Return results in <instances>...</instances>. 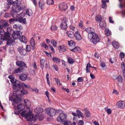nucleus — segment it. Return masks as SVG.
<instances>
[{"label": "nucleus", "mask_w": 125, "mask_h": 125, "mask_svg": "<svg viewBox=\"0 0 125 125\" xmlns=\"http://www.w3.org/2000/svg\"><path fill=\"white\" fill-rule=\"evenodd\" d=\"M67 117V115L66 114L62 113L60 114L57 118V120L58 122H64L66 120Z\"/></svg>", "instance_id": "20e7f679"}, {"label": "nucleus", "mask_w": 125, "mask_h": 125, "mask_svg": "<svg viewBox=\"0 0 125 125\" xmlns=\"http://www.w3.org/2000/svg\"><path fill=\"white\" fill-rule=\"evenodd\" d=\"M53 60L56 63H59L60 62V59L56 57H53L52 58Z\"/></svg>", "instance_id": "72a5a7b5"}, {"label": "nucleus", "mask_w": 125, "mask_h": 125, "mask_svg": "<svg viewBox=\"0 0 125 125\" xmlns=\"http://www.w3.org/2000/svg\"><path fill=\"white\" fill-rule=\"evenodd\" d=\"M29 120H32L34 122H36L37 120V118L36 116L33 115L31 114L29 117Z\"/></svg>", "instance_id": "393cba45"}, {"label": "nucleus", "mask_w": 125, "mask_h": 125, "mask_svg": "<svg viewBox=\"0 0 125 125\" xmlns=\"http://www.w3.org/2000/svg\"><path fill=\"white\" fill-rule=\"evenodd\" d=\"M45 60L43 59H41L40 61V64L41 67L42 69H43L44 67V65L45 63Z\"/></svg>", "instance_id": "2f4dec72"}, {"label": "nucleus", "mask_w": 125, "mask_h": 125, "mask_svg": "<svg viewBox=\"0 0 125 125\" xmlns=\"http://www.w3.org/2000/svg\"><path fill=\"white\" fill-rule=\"evenodd\" d=\"M77 80L78 82H81L83 81V78L82 77H79Z\"/></svg>", "instance_id": "6e6d98bb"}, {"label": "nucleus", "mask_w": 125, "mask_h": 125, "mask_svg": "<svg viewBox=\"0 0 125 125\" xmlns=\"http://www.w3.org/2000/svg\"><path fill=\"white\" fill-rule=\"evenodd\" d=\"M99 25L102 29H104L106 26V24L105 22H101L99 24Z\"/></svg>", "instance_id": "c85d7f7f"}, {"label": "nucleus", "mask_w": 125, "mask_h": 125, "mask_svg": "<svg viewBox=\"0 0 125 125\" xmlns=\"http://www.w3.org/2000/svg\"><path fill=\"white\" fill-rule=\"evenodd\" d=\"M54 1L53 0H47V3L48 4H54Z\"/></svg>", "instance_id": "49530a36"}, {"label": "nucleus", "mask_w": 125, "mask_h": 125, "mask_svg": "<svg viewBox=\"0 0 125 125\" xmlns=\"http://www.w3.org/2000/svg\"><path fill=\"white\" fill-rule=\"evenodd\" d=\"M116 105L119 108L122 109L125 107V103L123 101L120 100L117 102Z\"/></svg>", "instance_id": "4468645a"}, {"label": "nucleus", "mask_w": 125, "mask_h": 125, "mask_svg": "<svg viewBox=\"0 0 125 125\" xmlns=\"http://www.w3.org/2000/svg\"><path fill=\"white\" fill-rule=\"evenodd\" d=\"M20 83L19 81H17V82L13 84L12 88L13 89L16 90L15 91H17L19 90L21 88V86L20 84Z\"/></svg>", "instance_id": "9d476101"}, {"label": "nucleus", "mask_w": 125, "mask_h": 125, "mask_svg": "<svg viewBox=\"0 0 125 125\" xmlns=\"http://www.w3.org/2000/svg\"><path fill=\"white\" fill-rule=\"evenodd\" d=\"M67 35L70 37L73 38L74 37L75 33L73 32H66Z\"/></svg>", "instance_id": "bb28decb"}, {"label": "nucleus", "mask_w": 125, "mask_h": 125, "mask_svg": "<svg viewBox=\"0 0 125 125\" xmlns=\"http://www.w3.org/2000/svg\"><path fill=\"white\" fill-rule=\"evenodd\" d=\"M56 111L54 109L50 108H47L45 109V112L47 115L51 116H54L56 113Z\"/></svg>", "instance_id": "f03ea898"}, {"label": "nucleus", "mask_w": 125, "mask_h": 125, "mask_svg": "<svg viewBox=\"0 0 125 125\" xmlns=\"http://www.w3.org/2000/svg\"><path fill=\"white\" fill-rule=\"evenodd\" d=\"M76 113L77 114L79 115L82 117H84V115L83 113L81 112V111L79 110H76Z\"/></svg>", "instance_id": "37998d69"}, {"label": "nucleus", "mask_w": 125, "mask_h": 125, "mask_svg": "<svg viewBox=\"0 0 125 125\" xmlns=\"http://www.w3.org/2000/svg\"><path fill=\"white\" fill-rule=\"evenodd\" d=\"M68 62L70 64H72L74 62V61L71 57L68 58Z\"/></svg>", "instance_id": "58836bf2"}, {"label": "nucleus", "mask_w": 125, "mask_h": 125, "mask_svg": "<svg viewBox=\"0 0 125 125\" xmlns=\"http://www.w3.org/2000/svg\"><path fill=\"white\" fill-rule=\"evenodd\" d=\"M51 44L54 47H56V44L57 42L53 39L51 40Z\"/></svg>", "instance_id": "4c0bfd02"}, {"label": "nucleus", "mask_w": 125, "mask_h": 125, "mask_svg": "<svg viewBox=\"0 0 125 125\" xmlns=\"http://www.w3.org/2000/svg\"><path fill=\"white\" fill-rule=\"evenodd\" d=\"M13 95L12 96V99H14V98H15L13 100L12 99H11V97H10L9 98V99L10 100L12 101H13V102L15 103H18L19 102L21 101V99L20 98V97H21V96H15L14 97H13Z\"/></svg>", "instance_id": "1a4fd4ad"}, {"label": "nucleus", "mask_w": 125, "mask_h": 125, "mask_svg": "<svg viewBox=\"0 0 125 125\" xmlns=\"http://www.w3.org/2000/svg\"><path fill=\"white\" fill-rule=\"evenodd\" d=\"M45 4L44 0H40L39 1V7L41 9H43L45 6Z\"/></svg>", "instance_id": "f3484780"}, {"label": "nucleus", "mask_w": 125, "mask_h": 125, "mask_svg": "<svg viewBox=\"0 0 125 125\" xmlns=\"http://www.w3.org/2000/svg\"><path fill=\"white\" fill-rule=\"evenodd\" d=\"M49 46L51 49L52 51V52H53V53L54 52V49L53 46L51 45H49Z\"/></svg>", "instance_id": "e2e57ef3"}, {"label": "nucleus", "mask_w": 125, "mask_h": 125, "mask_svg": "<svg viewBox=\"0 0 125 125\" xmlns=\"http://www.w3.org/2000/svg\"><path fill=\"white\" fill-rule=\"evenodd\" d=\"M59 7L60 10L62 11L66 10L68 7L67 4L64 2L60 4L59 5Z\"/></svg>", "instance_id": "0eeeda50"}, {"label": "nucleus", "mask_w": 125, "mask_h": 125, "mask_svg": "<svg viewBox=\"0 0 125 125\" xmlns=\"http://www.w3.org/2000/svg\"><path fill=\"white\" fill-rule=\"evenodd\" d=\"M95 19L97 21L100 22L101 21L102 19V18L100 15H98L96 16Z\"/></svg>", "instance_id": "e433bc0d"}, {"label": "nucleus", "mask_w": 125, "mask_h": 125, "mask_svg": "<svg viewBox=\"0 0 125 125\" xmlns=\"http://www.w3.org/2000/svg\"><path fill=\"white\" fill-rule=\"evenodd\" d=\"M19 40L21 42L25 43H26L27 42L26 38L23 35L20 37Z\"/></svg>", "instance_id": "aec40b11"}, {"label": "nucleus", "mask_w": 125, "mask_h": 125, "mask_svg": "<svg viewBox=\"0 0 125 125\" xmlns=\"http://www.w3.org/2000/svg\"><path fill=\"white\" fill-rule=\"evenodd\" d=\"M113 46L116 49H118L119 47V43L117 42L114 41L112 43Z\"/></svg>", "instance_id": "cd10ccee"}, {"label": "nucleus", "mask_w": 125, "mask_h": 125, "mask_svg": "<svg viewBox=\"0 0 125 125\" xmlns=\"http://www.w3.org/2000/svg\"><path fill=\"white\" fill-rule=\"evenodd\" d=\"M85 115L87 117H90L91 116V114L90 112L87 110L85 111Z\"/></svg>", "instance_id": "79ce46f5"}, {"label": "nucleus", "mask_w": 125, "mask_h": 125, "mask_svg": "<svg viewBox=\"0 0 125 125\" xmlns=\"http://www.w3.org/2000/svg\"><path fill=\"white\" fill-rule=\"evenodd\" d=\"M121 67L123 71H125V66L124 62H123L121 63Z\"/></svg>", "instance_id": "a18cd8bd"}, {"label": "nucleus", "mask_w": 125, "mask_h": 125, "mask_svg": "<svg viewBox=\"0 0 125 125\" xmlns=\"http://www.w3.org/2000/svg\"><path fill=\"white\" fill-rule=\"evenodd\" d=\"M117 79L118 81L120 82H121L122 81V77L120 76L119 75L117 78Z\"/></svg>", "instance_id": "4d7b16f0"}, {"label": "nucleus", "mask_w": 125, "mask_h": 125, "mask_svg": "<svg viewBox=\"0 0 125 125\" xmlns=\"http://www.w3.org/2000/svg\"><path fill=\"white\" fill-rule=\"evenodd\" d=\"M7 45H13L15 44V42L14 40H12L10 38L9 40H7Z\"/></svg>", "instance_id": "a211bd4d"}, {"label": "nucleus", "mask_w": 125, "mask_h": 125, "mask_svg": "<svg viewBox=\"0 0 125 125\" xmlns=\"http://www.w3.org/2000/svg\"><path fill=\"white\" fill-rule=\"evenodd\" d=\"M5 30H6V31H12V29L11 27L8 28L7 27L6 29H5Z\"/></svg>", "instance_id": "0e129e2a"}, {"label": "nucleus", "mask_w": 125, "mask_h": 125, "mask_svg": "<svg viewBox=\"0 0 125 125\" xmlns=\"http://www.w3.org/2000/svg\"><path fill=\"white\" fill-rule=\"evenodd\" d=\"M43 111V109L40 106L37 107L34 110V111L36 113H39L42 112Z\"/></svg>", "instance_id": "4be33fe9"}, {"label": "nucleus", "mask_w": 125, "mask_h": 125, "mask_svg": "<svg viewBox=\"0 0 125 125\" xmlns=\"http://www.w3.org/2000/svg\"><path fill=\"white\" fill-rule=\"evenodd\" d=\"M78 32H76L75 33L74 37H75L76 39L78 41H80L82 39V37L80 34Z\"/></svg>", "instance_id": "b1692460"}, {"label": "nucleus", "mask_w": 125, "mask_h": 125, "mask_svg": "<svg viewBox=\"0 0 125 125\" xmlns=\"http://www.w3.org/2000/svg\"><path fill=\"white\" fill-rule=\"evenodd\" d=\"M25 107V106L23 104H20L18 105L17 106V108L15 107L14 109L16 110L17 108L18 110H22L24 109Z\"/></svg>", "instance_id": "412c9836"}, {"label": "nucleus", "mask_w": 125, "mask_h": 125, "mask_svg": "<svg viewBox=\"0 0 125 125\" xmlns=\"http://www.w3.org/2000/svg\"><path fill=\"white\" fill-rule=\"evenodd\" d=\"M0 32V34L1 35V37L2 39H3V40H9L10 38V35L11 34L9 32H5L4 35L1 34L3 32Z\"/></svg>", "instance_id": "423d86ee"}, {"label": "nucleus", "mask_w": 125, "mask_h": 125, "mask_svg": "<svg viewBox=\"0 0 125 125\" xmlns=\"http://www.w3.org/2000/svg\"><path fill=\"white\" fill-rule=\"evenodd\" d=\"M18 50L20 54L22 55H25L27 53V51L23 48L19 47Z\"/></svg>", "instance_id": "2eb2a0df"}, {"label": "nucleus", "mask_w": 125, "mask_h": 125, "mask_svg": "<svg viewBox=\"0 0 125 125\" xmlns=\"http://www.w3.org/2000/svg\"><path fill=\"white\" fill-rule=\"evenodd\" d=\"M21 93L23 94H27L28 93V92L27 90L25 89H23L21 91L18 90L17 91H14L13 92L14 95L13 97L15 95L17 96H20L21 97L22 95L21 94Z\"/></svg>", "instance_id": "39448f33"}, {"label": "nucleus", "mask_w": 125, "mask_h": 125, "mask_svg": "<svg viewBox=\"0 0 125 125\" xmlns=\"http://www.w3.org/2000/svg\"><path fill=\"white\" fill-rule=\"evenodd\" d=\"M32 112L30 111V109H27L23 111L21 114L22 116L25 117L26 118H29L32 114Z\"/></svg>", "instance_id": "7ed1b4c3"}, {"label": "nucleus", "mask_w": 125, "mask_h": 125, "mask_svg": "<svg viewBox=\"0 0 125 125\" xmlns=\"http://www.w3.org/2000/svg\"><path fill=\"white\" fill-rule=\"evenodd\" d=\"M51 30L52 31H55L56 30L57 27L55 25H52L51 27Z\"/></svg>", "instance_id": "de8ad7c7"}, {"label": "nucleus", "mask_w": 125, "mask_h": 125, "mask_svg": "<svg viewBox=\"0 0 125 125\" xmlns=\"http://www.w3.org/2000/svg\"><path fill=\"white\" fill-rule=\"evenodd\" d=\"M107 5L106 4L104 3H102V7L103 9H106L107 7Z\"/></svg>", "instance_id": "864d4df0"}, {"label": "nucleus", "mask_w": 125, "mask_h": 125, "mask_svg": "<svg viewBox=\"0 0 125 125\" xmlns=\"http://www.w3.org/2000/svg\"><path fill=\"white\" fill-rule=\"evenodd\" d=\"M16 63L17 65L20 67H26V65L23 62L17 61L16 62Z\"/></svg>", "instance_id": "dca6fc26"}, {"label": "nucleus", "mask_w": 125, "mask_h": 125, "mask_svg": "<svg viewBox=\"0 0 125 125\" xmlns=\"http://www.w3.org/2000/svg\"><path fill=\"white\" fill-rule=\"evenodd\" d=\"M30 42L31 46L33 47V49H34V47L35 45V42L34 39L33 38L31 39Z\"/></svg>", "instance_id": "c756f323"}, {"label": "nucleus", "mask_w": 125, "mask_h": 125, "mask_svg": "<svg viewBox=\"0 0 125 125\" xmlns=\"http://www.w3.org/2000/svg\"><path fill=\"white\" fill-rule=\"evenodd\" d=\"M21 34H22V32H13L12 36L13 38L14 39H16L19 37Z\"/></svg>", "instance_id": "ddd939ff"}, {"label": "nucleus", "mask_w": 125, "mask_h": 125, "mask_svg": "<svg viewBox=\"0 0 125 125\" xmlns=\"http://www.w3.org/2000/svg\"><path fill=\"white\" fill-rule=\"evenodd\" d=\"M17 21V19H11L9 20V22L10 23H13L15 21Z\"/></svg>", "instance_id": "3c124183"}, {"label": "nucleus", "mask_w": 125, "mask_h": 125, "mask_svg": "<svg viewBox=\"0 0 125 125\" xmlns=\"http://www.w3.org/2000/svg\"><path fill=\"white\" fill-rule=\"evenodd\" d=\"M27 77V75L23 73L19 75V78L21 80L24 81L26 80Z\"/></svg>", "instance_id": "6ab92c4d"}, {"label": "nucleus", "mask_w": 125, "mask_h": 125, "mask_svg": "<svg viewBox=\"0 0 125 125\" xmlns=\"http://www.w3.org/2000/svg\"><path fill=\"white\" fill-rule=\"evenodd\" d=\"M124 54L123 52H121L120 53V56L121 60H122V59L124 58Z\"/></svg>", "instance_id": "603ef678"}, {"label": "nucleus", "mask_w": 125, "mask_h": 125, "mask_svg": "<svg viewBox=\"0 0 125 125\" xmlns=\"http://www.w3.org/2000/svg\"><path fill=\"white\" fill-rule=\"evenodd\" d=\"M109 22L111 23H113L114 21H113L112 18L111 17H109Z\"/></svg>", "instance_id": "052dcab7"}, {"label": "nucleus", "mask_w": 125, "mask_h": 125, "mask_svg": "<svg viewBox=\"0 0 125 125\" xmlns=\"http://www.w3.org/2000/svg\"><path fill=\"white\" fill-rule=\"evenodd\" d=\"M107 113L108 114H110L112 112V110L110 109H108L106 110Z\"/></svg>", "instance_id": "69168bd1"}, {"label": "nucleus", "mask_w": 125, "mask_h": 125, "mask_svg": "<svg viewBox=\"0 0 125 125\" xmlns=\"http://www.w3.org/2000/svg\"><path fill=\"white\" fill-rule=\"evenodd\" d=\"M21 10V8L20 7L16 5H13L12 6V10L14 12H18Z\"/></svg>", "instance_id": "9b49d317"}, {"label": "nucleus", "mask_w": 125, "mask_h": 125, "mask_svg": "<svg viewBox=\"0 0 125 125\" xmlns=\"http://www.w3.org/2000/svg\"><path fill=\"white\" fill-rule=\"evenodd\" d=\"M83 21L82 20H81L80 22L79 23V26L80 27L82 28H83L84 26H83Z\"/></svg>", "instance_id": "8fccbe9b"}, {"label": "nucleus", "mask_w": 125, "mask_h": 125, "mask_svg": "<svg viewBox=\"0 0 125 125\" xmlns=\"http://www.w3.org/2000/svg\"><path fill=\"white\" fill-rule=\"evenodd\" d=\"M102 3L106 4L107 3H108L109 2V0H102Z\"/></svg>", "instance_id": "774afa93"}, {"label": "nucleus", "mask_w": 125, "mask_h": 125, "mask_svg": "<svg viewBox=\"0 0 125 125\" xmlns=\"http://www.w3.org/2000/svg\"><path fill=\"white\" fill-rule=\"evenodd\" d=\"M17 20L20 23L24 24H25L26 23V19L25 18L23 19L22 17L19 18H17Z\"/></svg>", "instance_id": "a878e982"}, {"label": "nucleus", "mask_w": 125, "mask_h": 125, "mask_svg": "<svg viewBox=\"0 0 125 125\" xmlns=\"http://www.w3.org/2000/svg\"><path fill=\"white\" fill-rule=\"evenodd\" d=\"M55 79L57 85L59 86H60L61 85L62 83H61L60 80L59 79L56 78H55Z\"/></svg>", "instance_id": "a19ab883"}, {"label": "nucleus", "mask_w": 125, "mask_h": 125, "mask_svg": "<svg viewBox=\"0 0 125 125\" xmlns=\"http://www.w3.org/2000/svg\"><path fill=\"white\" fill-rule=\"evenodd\" d=\"M91 67V65L90 64L88 63L87 64L86 67V70L87 73H90V69L89 68Z\"/></svg>", "instance_id": "f704fd0d"}, {"label": "nucleus", "mask_w": 125, "mask_h": 125, "mask_svg": "<svg viewBox=\"0 0 125 125\" xmlns=\"http://www.w3.org/2000/svg\"><path fill=\"white\" fill-rule=\"evenodd\" d=\"M9 25V24L7 22H5L3 24V25L1 26L2 27H1V31H5L6 30H5V29H6V28Z\"/></svg>", "instance_id": "5701e85b"}, {"label": "nucleus", "mask_w": 125, "mask_h": 125, "mask_svg": "<svg viewBox=\"0 0 125 125\" xmlns=\"http://www.w3.org/2000/svg\"><path fill=\"white\" fill-rule=\"evenodd\" d=\"M68 42L69 45L70 47H73L75 46V43L73 41L71 40L69 41H68Z\"/></svg>", "instance_id": "7c9ffc66"}, {"label": "nucleus", "mask_w": 125, "mask_h": 125, "mask_svg": "<svg viewBox=\"0 0 125 125\" xmlns=\"http://www.w3.org/2000/svg\"><path fill=\"white\" fill-rule=\"evenodd\" d=\"M21 85L23 87L25 88H28L29 87L28 85L25 84L24 83H22L21 84Z\"/></svg>", "instance_id": "5fc2aeb1"}, {"label": "nucleus", "mask_w": 125, "mask_h": 125, "mask_svg": "<svg viewBox=\"0 0 125 125\" xmlns=\"http://www.w3.org/2000/svg\"><path fill=\"white\" fill-rule=\"evenodd\" d=\"M41 45L44 48L46 49L47 50L48 49V46L46 45L45 43L44 42L42 43L41 44Z\"/></svg>", "instance_id": "c03bdc74"}, {"label": "nucleus", "mask_w": 125, "mask_h": 125, "mask_svg": "<svg viewBox=\"0 0 125 125\" xmlns=\"http://www.w3.org/2000/svg\"><path fill=\"white\" fill-rule=\"evenodd\" d=\"M93 30V29L91 27H88L85 29V31H91Z\"/></svg>", "instance_id": "680f3d73"}, {"label": "nucleus", "mask_w": 125, "mask_h": 125, "mask_svg": "<svg viewBox=\"0 0 125 125\" xmlns=\"http://www.w3.org/2000/svg\"><path fill=\"white\" fill-rule=\"evenodd\" d=\"M23 69L19 67L16 69L15 70V72L16 73H18L21 72L23 70Z\"/></svg>", "instance_id": "ea45409f"}, {"label": "nucleus", "mask_w": 125, "mask_h": 125, "mask_svg": "<svg viewBox=\"0 0 125 125\" xmlns=\"http://www.w3.org/2000/svg\"><path fill=\"white\" fill-rule=\"evenodd\" d=\"M10 81L12 83H15L17 82L16 79L14 78H13V79H11V80H10Z\"/></svg>", "instance_id": "13d9d810"}, {"label": "nucleus", "mask_w": 125, "mask_h": 125, "mask_svg": "<svg viewBox=\"0 0 125 125\" xmlns=\"http://www.w3.org/2000/svg\"><path fill=\"white\" fill-rule=\"evenodd\" d=\"M22 103L25 104L27 109H30L31 106V102L28 99H24Z\"/></svg>", "instance_id": "f8f14e48"}, {"label": "nucleus", "mask_w": 125, "mask_h": 125, "mask_svg": "<svg viewBox=\"0 0 125 125\" xmlns=\"http://www.w3.org/2000/svg\"><path fill=\"white\" fill-rule=\"evenodd\" d=\"M80 50V47L78 46L75 47L72 49H70V51L74 52H77Z\"/></svg>", "instance_id": "473e14b6"}, {"label": "nucleus", "mask_w": 125, "mask_h": 125, "mask_svg": "<svg viewBox=\"0 0 125 125\" xmlns=\"http://www.w3.org/2000/svg\"><path fill=\"white\" fill-rule=\"evenodd\" d=\"M78 123L79 125H83L84 124V123L83 120H80L79 121Z\"/></svg>", "instance_id": "bf43d9fd"}, {"label": "nucleus", "mask_w": 125, "mask_h": 125, "mask_svg": "<svg viewBox=\"0 0 125 125\" xmlns=\"http://www.w3.org/2000/svg\"><path fill=\"white\" fill-rule=\"evenodd\" d=\"M63 19L64 21L61 24L60 27L62 30L65 31L67 28V24L66 22L67 20L65 17H64Z\"/></svg>", "instance_id": "6e6552de"}, {"label": "nucleus", "mask_w": 125, "mask_h": 125, "mask_svg": "<svg viewBox=\"0 0 125 125\" xmlns=\"http://www.w3.org/2000/svg\"><path fill=\"white\" fill-rule=\"evenodd\" d=\"M27 51H30L31 50V46L30 45H27L26 47Z\"/></svg>", "instance_id": "338daca9"}, {"label": "nucleus", "mask_w": 125, "mask_h": 125, "mask_svg": "<svg viewBox=\"0 0 125 125\" xmlns=\"http://www.w3.org/2000/svg\"><path fill=\"white\" fill-rule=\"evenodd\" d=\"M72 123L70 121H67L64 123V125H71Z\"/></svg>", "instance_id": "09e8293b"}, {"label": "nucleus", "mask_w": 125, "mask_h": 125, "mask_svg": "<svg viewBox=\"0 0 125 125\" xmlns=\"http://www.w3.org/2000/svg\"><path fill=\"white\" fill-rule=\"evenodd\" d=\"M88 37L94 44L95 45L100 41V39L97 34L93 32H91L89 33Z\"/></svg>", "instance_id": "f257e3e1"}, {"label": "nucleus", "mask_w": 125, "mask_h": 125, "mask_svg": "<svg viewBox=\"0 0 125 125\" xmlns=\"http://www.w3.org/2000/svg\"><path fill=\"white\" fill-rule=\"evenodd\" d=\"M26 13L27 15L30 16H31L33 14L32 11L31 9L27 10Z\"/></svg>", "instance_id": "c9c22d12"}]
</instances>
